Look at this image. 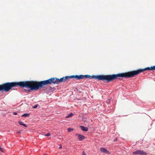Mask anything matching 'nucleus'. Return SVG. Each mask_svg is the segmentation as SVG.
Here are the masks:
<instances>
[{
    "label": "nucleus",
    "instance_id": "obj_1",
    "mask_svg": "<svg viewBox=\"0 0 155 155\" xmlns=\"http://www.w3.org/2000/svg\"><path fill=\"white\" fill-rule=\"evenodd\" d=\"M152 69L151 68V67L150 68L147 67L143 69L134 71L127 73H122L116 74H113L112 75L93 76V77L94 78L97 79L98 80L102 81L105 80L107 81V82H108L117 79L118 77H125L127 78L133 77L134 75L139 74V73L143 72L145 70H151Z\"/></svg>",
    "mask_w": 155,
    "mask_h": 155
},
{
    "label": "nucleus",
    "instance_id": "obj_2",
    "mask_svg": "<svg viewBox=\"0 0 155 155\" xmlns=\"http://www.w3.org/2000/svg\"><path fill=\"white\" fill-rule=\"evenodd\" d=\"M19 86L22 87H27V81L19 82H8L0 85V91L3 90L5 91H9L12 88Z\"/></svg>",
    "mask_w": 155,
    "mask_h": 155
},
{
    "label": "nucleus",
    "instance_id": "obj_3",
    "mask_svg": "<svg viewBox=\"0 0 155 155\" xmlns=\"http://www.w3.org/2000/svg\"><path fill=\"white\" fill-rule=\"evenodd\" d=\"M51 79H49L47 80L38 83L34 81H27V87L29 88L31 90H35L42 87L44 85L51 84Z\"/></svg>",
    "mask_w": 155,
    "mask_h": 155
},
{
    "label": "nucleus",
    "instance_id": "obj_4",
    "mask_svg": "<svg viewBox=\"0 0 155 155\" xmlns=\"http://www.w3.org/2000/svg\"><path fill=\"white\" fill-rule=\"evenodd\" d=\"M71 78V77L70 76H67L64 77H63L61 78L60 79H58V84L60 82H63V81H65L66 80Z\"/></svg>",
    "mask_w": 155,
    "mask_h": 155
},
{
    "label": "nucleus",
    "instance_id": "obj_5",
    "mask_svg": "<svg viewBox=\"0 0 155 155\" xmlns=\"http://www.w3.org/2000/svg\"><path fill=\"white\" fill-rule=\"evenodd\" d=\"M133 154H139L141 155H147V153L146 152L141 150H137L133 152Z\"/></svg>",
    "mask_w": 155,
    "mask_h": 155
},
{
    "label": "nucleus",
    "instance_id": "obj_6",
    "mask_svg": "<svg viewBox=\"0 0 155 155\" xmlns=\"http://www.w3.org/2000/svg\"><path fill=\"white\" fill-rule=\"evenodd\" d=\"M71 78H76L77 80H79L81 79L84 78V75H72L71 76Z\"/></svg>",
    "mask_w": 155,
    "mask_h": 155
},
{
    "label": "nucleus",
    "instance_id": "obj_7",
    "mask_svg": "<svg viewBox=\"0 0 155 155\" xmlns=\"http://www.w3.org/2000/svg\"><path fill=\"white\" fill-rule=\"evenodd\" d=\"M75 135L78 137V139L80 141H82L85 139L84 136L78 134L76 133L75 134Z\"/></svg>",
    "mask_w": 155,
    "mask_h": 155
},
{
    "label": "nucleus",
    "instance_id": "obj_8",
    "mask_svg": "<svg viewBox=\"0 0 155 155\" xmlns=\"http://www.w3.org/2000/svg\"><path fill=\"white\" fill-rule=\"evenodd\" d=\"M50 79H51V81H50L51 84L52 83L53 84H58V79L56 78H52Z\"/></svg>",
    "mask_w": 155,
    "mask_h": 155
},
{
    "label": "nucleus",
    "instance_id": "obj_9",
    "mask_svg": "<svg viewBox=\"0 0 155 155\" xmlns=\"http://www.w3.org/2000/svg\"><path fill=\"white\" fill-rule=\"evenodd\" d=\"M100 151L102 153L110 154V152L106 149L104 147L101 148L100 149Z\"/></svg>",
    "mask_w": 155,
    "mask_h": 155
},
{
    "label": "nucleus",
    "instance_id": "obj_10",
    "mask_svg": "<svg viewBox=\"0 0 155 155\" xmlns=\"http://www.w3.org/2000/svg\"><path fill=\"white\" fill-rule=\"evenodd\" d=\"M80 127L81 129V130L83 131H87L88 130V129L87 127H85L84 126H80Z\"/></svg>",
    "mask_w": 155,
    "mask_h": 155
},
{
    "label": "nucleus",
    "instance_id": "obj_11",
    "mask_svg": "<svg viewBox=\"0 0 155 155\" xmlns=\"http://www.w3.org/2000/svg\"><path fill=\"white\" fill-rule=\"evenodd\" d=\"M29 114L26 113L22 115L21 117H28L29 116Z\"/></svg>",
    "mask_w": 155,
    "mask_h": 155
},
{
    "label": "nucleus",
    "instance_id": "obj_12",
    "mask_svg": "<svg viewBox=\"0 0 155 155\" xmlns=\"http://www.w3.org/2000/svg\"><path fill=\"white\" fill-rule=\"evenodd\" d=\"M73 114L72 113H71L70 114H68L67 116L66 117V118H69L70 117L72 116Z\"/></svg>",
    "mask_w": 155,
    "mask_h": 155
},
{
    "label": "nucleus",
    "instance_id": "obj_13",
    "mask_svg": "<svg viewBox=\"0 0 155 155\" xmlns=\"http://www.w3.org/2000/svg\"><path fill=\"white\" fill-rule=\"evenodd\" d=\"M68 131L69 132H71L74 130V129L71 128H69L68 129Z\"/></svg>",
    "mask_w": 155,
    "mask_h": 155
},
{
    "label": "nucleus",
    "instance_id": "obj_14",
    "mask_svg": "<svg viewBox=\"0 0 155 155\" xmlns=\"http://www.w3.org/2000/svg\"><path fill=\"white\" fill-rule=\"evenodd\" d=\"M91 77V76L89 75H84V78H90Z\"/></svg>",
    "mask_w": 155,
    "mask_h": 155
},
{
    "label": "nucleus",
    "instance_id": "obj_15",
    "mask_svg": "<svg viewBox=\"0 0 155 155\" xmlns=\"http://www.w3.org/2000/svg\"><path fill=\"white\" fill-rule=\"evenodd\" d=\"M18 123L21 125H22L23 124V122L21 121H19L18 122Z\"/></svg>",
    "mask_w": 155,
    "mask_h": 155
},
{
    "label": "nucleus",
    "instance_id": "obj_16",
    "mask_svg": "<svg viewBox=\"0 0 155 155\" xmlns=\"http://www.w3.org/2000/svg\"><path fill=\"white\" fill-rule=\"evenodd\" d=\"M38 105L37 104L35 105L34 106H33V107L34 108H36L38 107Z\"/></svg>",
    "mask_w": 155,
    "mask_h": 155
},
{
    "label": "nucleus",
    "instance_id": "obj_17",
    "mask_svg": "<svg viewBox=\"0 0 155 155\" xmlns=\"http://www.w3.org/2000/svg\"><path fill=\"white\" fill-rule=\"evenodd\" d=\"M50 134L49 133H48L47 134L45 135V136L47 137L50 136Z\"/></svg>",
    "mask_w": 155,
    "mask_h": 155
},
{
    "label": "nucleus",
    "instance_id": "obj_18",
    "mask_svg": "<svg viewBox=\"0 0 155 155\" xmlns=\"http://www.w3.org/2000/svg\"><path fill=\"white\" fill-rule=\"evenodd\" d=\"M151 68H152V69L155 70V66H154L153 67H151Z\"/></svg>",
    "mask_w": 155,
    "mask_h": 155
},
{
    "label": "nucleus",
    "instance_id": "obj_19",
    "mask_svg": "<svg viewBox=\"0 0 155 155\" xmlns=\"http://www.w3.org/2000/svg\"><path fill=\"white\" fill-rule=\"evenodd\" d=\"M22 126H24V127H27V125L25 124H23L22 125Z\"/></svg>",
    "mask_w": 155,
    "mask_h": 155
},
{
    "label": "nucleus",
    "instance_id": "obj_20",
    "mask_svg": "<svg viewBox=\"0 0 155 155\" xmlns=\"http://www.w3.org/2000/svg\"><path fill=\"white\" fill-rule=\"evenodd\" d=\"M82 155H87L85 153L84 151H83L82 152Z\"/></svg>",
    "mask_w": 155,
    "mask_h": 155
},
{
    "label": "nucleus",
    "instance_id": "obj_21",
    "mask_svg": "<svg viewBox=\"0 0 155 155\" xmlns=\"http://www.w3.org/2000/svg\"><path fill=\"white\" fill-rule=\"evenodd\" d=\"M13 114L14 115H16L17 114V113L16 112H14L13 113Z\"/></svg>",
    "mask_w": 155,
    "mask_h": 155
},
{
    "label": "nucleus",
    "instance_id": "obj_22",
    "mask_svg": "<svg viewBox=\"0 0 155 155\" xmlns=\"http://www.w3.org/2000/svg\"><path fill=\"white\" fill-rule=\"evenodd\" d=\"M60 147H59V149H61L62 148V146L61 145H60Z\"/></svg>",
    "mask_w": 155,
    "mask_h": 155
},
{
    "label": "nucleus",
    "instance_id": "obj_23",
    "mask_svg": "<svg viewBox=\"0 0 155 155\" xmlns=\"http://www.w3.org/2000/svg\"><path fill=\"white\" fill-rule=\"evenodd\" d=\"M117 138H116V139H115L114 140V142H115V141H117Z\"/></svg>",
    "mask_w": 155,
    "mask_h": 155
},
{
    "label": "nucleus",
    "instance_id": "obj_24",
    "mask_svg": "<svg viewBox=\"0 0 155 155\" xmlns=\"http://www.w3.org/2000/svg\"><path fill=\"white\" fill-rule=\"evenodd\" d=\"M0 150L1 151H2V148L0 146Z\"/></svg>",
    "mask_w": 155,
    "mask_h": 155
},
{
    "label": "nucleus",
    "instance_id": "obj_25",
    "mask_svg": "<svg viewBox=\"0 0 155 155\" xmlns=\"http://www.w3.org/2000/svg\"><path fill=\"white\" fill-rule=\"evenodd\" d=\"M44 155H47V154H45Z\"/></svg>",
    "mask_w": 155,
    "mask_h": 155
}]
</instances>
